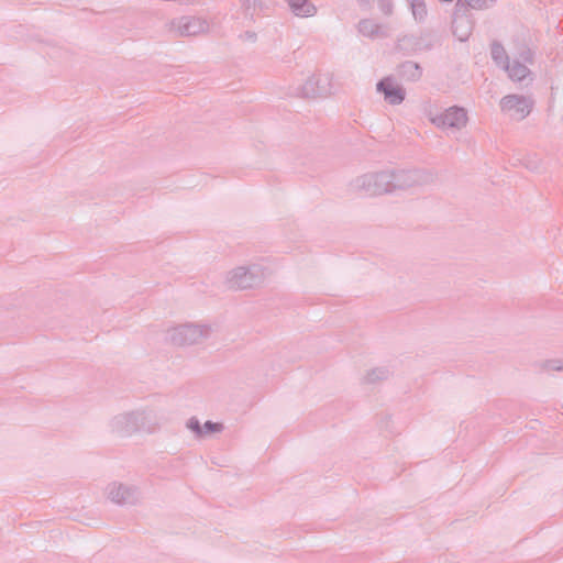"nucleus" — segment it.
I'll use <instances>...</instances> for the list:
<instances>
[{
  "label": "nucleus",
  "mask_w": 563,
  "mask_h": 563,
  "mask_svg": "<svg viewBox=\"0 0 563 563\" xmlns=\"http://www.w3.org/2000/svg\"><path fill=\"white\" fill-rule=\"evenodd\" d=\"M432 123L440 128H461L467 122V115L461 108H450L443 113L430 112Z\"/></svg>",
  "instance_id": "f257e3e1"
},
{
  "label": "nucleus",
  "mask_w": 563,
  "mask_h": 563,
  "mask_svg": "<svg viewBox=\"0 0 563 563\" xmlns=\"http://www.w3.org/2000/svg\"><path fill=\"white\" fill-rule=\"evenodd\" d=\"M501 108L507 112H515L518 118H523L527 113H529L530 104L526 99L508 96L503 99Z\"/></svg>",
  "instance_id": "f03ea898"
},
{
  "label": "nucleus",
  "mask_w": 563,
  "mask_h": 563,
  "mask_svg": "<svg viewBox=\"0 0 563 563\" xmlns=\"http://www.w3.org/2000/svg\"><path fill=\"white\" fill-rule=\"evenodd\" d=\"M378 88L384 91L386 100L390 103H399L404 99L401 89L389 79L380 81Z\"/></svg>",
  "instance_id": "7ed1b4c3"
},
{
  "label": "nucleus",
  "mask_w": 563,
  "mask_h": 563,
  "mask_svg": "<svg viewBox=\"0 0 563 563\" xmlns=\"http://www.w3.org/2000/svg\"><path fill=\"white\" fill-rule=\"evenodd\" d=\"M189 427L197 431L199 434H209L213 432H219L222 429L220 423L206 422L202 428L198 426V422H190Z\"/></svg>",
  "instance_id": "20e7f679"
},
{
  "label": "nucleus",
  "mask_w": 563,
  "mask_h": 563,
  "mask_svg": "<svg viewBox=\"0 0 563 563\" xmlns=\"http://www.w3.org/2000/svg\"><path fill=\"white\" fill-rule=\"evenodd\" d=\"M509 75L515 80H521L528 74V69L526 66L520 64H514L511 67H508Z\"/></svg>",
  "instance_id": "39448f33"
},
{
  "label": "nucleus",
  "mask_w": 563,
  "mask_h": 563,
  "mask_svg": "<svg viewBox=\"0 0 563 563\" xmlns=\"http://www.w3.org/2000/svg\"><path fill=\"white\" fill-rule=\"evenodd\" d=\"M292 10L297 15H309L313 12V7L309 2L302 1L300 4L294 3Z\"/></svg>",
  "instance_id": "423d86ee"
},
{
  "label": "nucleus",
  "mask_w": 563,
  "mask_h": 563,
  "mask_svg": "<svg viewBox=\"0 0 563 563\" xmlns=\"http://www.w3.org/2000/svg\"><path fill=\"white\" fill-rule=\"evenodd\" d=\"M466 3L474 9L486 8L493 0H465Z\"/></svg>",
  "instance_id": "0eeeda50"
},
{
  "label": "nucleus",
  "mask_w": 563,
  "mask_h": 563,
  "mask_svg": "<svg viewBox=\"0 0 563 563\" xmlns=\"http://www.w3.org/2000/svg\"><path fill=\"white\" fill-rule=\"evenodd\" d=\"M413 15L422 18L426 14V7L422 2H417L412 4Z\"/></svg>",
  "instance_id": "6e6552de"
},
{
  "label": "nucleus",
  "mask_w": 563,
  "mask_h": 563,
  "mask_svg": "<svg viewBox=\"0 0 563 563\" xmlns=\"http://www.w3.org/2000/svg\"><path fill=\"white\" fill-rule=\"evenodd\" d=\"M504 48L499 45L493 47V56L495 59H500L504 56Z\"/></svg>",
  "instance_id": "1a4fd4ad"
},
{
  "label": "nucleus",
  "mask_w": 563,
  "mask_h": 563,
  "mask_svg": "<svg viewBox=\"0 0 563 563\" xmlns=\"http://www.w3.org/2000/svg\"><path fill=\"white\" fill-rule=\"evenodd\" d=\"M238 286L239 287H246L247 285L241 283V284H238Z\"/></svg>",
  "instance_id": "9d476101"
}]
</instances>
